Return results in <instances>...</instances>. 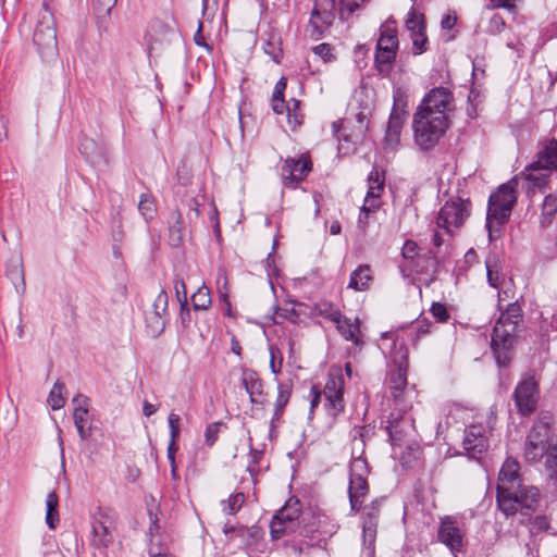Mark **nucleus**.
Listing matches in <instances>:
<instances>
[{
  "label": "nucleus",
  "mask_w": 557,
  "mask_h": 557,
  "mask_svg": "<svg viewBox=\"0 0 557 557\" xmlns=\"http://www.w3.org/2000/svg\"><path fill=\"white\" fill-rule=\"evenodd\" d=\"M544 457L548 484L557 491V438L552 435L548 423L539 420L525 437L523 459L528 463H537Z\"/></svg>",
  "instance_id": "f257e3e1"
},
{
  "label": "nucleus",
  "mask_w": 557,
  "mask_h": 557,
  "mask_svg": "<svg viewBox=\"0 0 557 557\" xmlns=\"http://www.w3.org/2000/svg\"><path fill=\"white\" fill-rule=\"evenodd\" d=\"M520 320L521 308L510 304L494 326L491 347L498 366H507L512 358L515 334Z\"/></svg>",
  "instance_id": "f03ea898"
},
{
  "label": "nucleus",
  "mask_w": 557,
  "mask_h": 557,
  "mask_svg": "<svg viewBox=\"0 0 557 557\" xmlns=\"http://www.w3.org/2000/svg\"><path fill=\"white\" fill-rule=\"evenodd\" d=\"M517 187L518 176H513L491 194L486 215V228L490 237L493 236V232H499L500 227L509 220L517 202Z\"/></svg>",
  "instance_id": "7ed1b4c3"
},
{
  "label": "nucleus",
  "mask_w": 557,
  "mask_h": 557,
  "mask_svg": "<svg viewBox=\"0 0 557 557\" xmlns=\"http://www.w3.org/2000/svg\"><path fill=\"white\" fill-rule=\"evenodd\" d=\"M450 127V120L444 116H432L416 111L412 120L414 144L422 151L432 150L438 145Z\"/></svg>",
  "instance_id": "20e7f679"
},
{
  "label": "nucleus",
  "mask_w": 557,
  "mask_h": 557,
  "mask_svg": "<svg viewBox=\"0 0 557 557\" xmlns=\"http://www.w3.org/2000/svg\"><path fill=\"white\" fill-rule=\"evenodd\" d=\"M345 377L343 369L339 366H333L327 375L325 386L320 392L315 386L311 388L313 409L323 399L324 408L329 416L337 417L345 409L344 400Z\"/></svg>",
  "instance_id": "39448f33"
},
{
  "label": "nucleus",
  "mask_w": 557,
  "mask_h": 557,
  "mask_svg": "<svg viewBox=\"0 0 557 557\" xmlns=\"http://www.w3.org/2000/svg\"><path fill=\"white\" fill-rule=\"evenodd\" d=\"M399 48L398 30L394 20H387L380 27L374 63L377 71L388 74L396 61Z\"/></svg>",
  "instance_id": "423d86ee"
},
{
  "label": "nucleus",
  "mask_w": 557,
  "mask_h": 557,
  "mask_svg": "<svg viewBox=\"0 0 557 557\" xmlns=\"http://www.w3.org/2000/svg\"><path fill=\"white\" fill-rule=\"evenodd\" d=\"M369 474L368 461L361 456L352 458L349 466L348 497L350 511L355 515L362 509L363 502L369 495Z\"/></svg>",
  "instance_id": "0eeeda50"
},
{
  "label": "nucleus",
  "mask_w": 557,
  "mask_h": 557,
  "mask_svg": "<svg viewBox=\"0 0 557 557\" xmlns=\"http://www.w3.org/2000/svg\"><path fill=\"white\" fill-rule=\"evenodd\" d=\"M508 498H510L511 504H509L507 508H505L502 503L496 502L498 509L506 517L516 513L527 517L539 508L541 493L535 486L521 484L519 487L510 488Z\"/></svg>",
  "instance_id": "6e6552de"
},
{
  "label": "nucleus",
  "mask_w": 557,
  "mask_h": 557,
  "mask_svg": "<svg viewBox=\"0 0 557 557\" xmlns=\"http://www.w3.org/2000/svg\"><path fill=\"white\" fill-rule=\"evenodd\" d=\"M403 359L396 369L389 371L387 382L399 411L407 412L412 408L417 391L407 386V361L405 356Z\"/></svg>",
  "instance_id": "1a4fd4ad"
},
{
  "label": "nucleus",
  "mask_w": 557,
  "mask_h": 557,
  "mask_svg": "<svg viewBox=\"0 0 557 557\" xmlns=\"http://www.w3.org/2000/svg\"><path fill=\"white\" fill-rule=\"evenodd\" d=\"M471 214V201L461 197L450 198L441 208L436 225L447 233H451L454 228H459Z\"/></svg>",
  "instance_id": "9d476101"
},
{
  "label": "nucleus",
  "mask_w": 557,
  "mask_h": 557,
  "mask_svg": "<svg viewBox=\"0 0 557 557\" xmlns=\"http://www.w3.org/2000/svg\"><path fill=\"white\" fill-rule=\"evenodd\" d=\"M417 111L432 115L444 116L451 121L455 111V99L453 92L444 87L433 88L418 106Z\"/></svg>",
  "instance_id": "9b49d317"
},
{
  "label": "nucleus",
  "mask_w": 557,
  "mask_h": 557,
  "mask_svg": "<svg viewBox=\"0 0 557 557\" xmlns=\"http://www.w3.org/2000/svg\"><path fill=\"white\" fill-rule=\"evenodd\" d=\"M394 106L387 122L385 133V145L396 148L400 143V135L408 116L407 100L405 94L397 89L394 92Z\"/></svg>",
  "instance_id": "f8f14e48"
},
{
  "label": "nucleus",
  "mask_w": 557,
  "mask_h": 557,
  "mask_svg": "<svg viewBox=\"0 0 557 557\" xmlns=\"http://www.w3.org/2000/svg\"><path fill=\"white\" fill-rule=\"evenodd\" d=\"M312 170V161L308 153H301L298 158H286L281 168L283 186L296 189Z\"/></svg>",
  "instance_id": "ddd939ff"
},
{
  "label": "nucleus",
  "mask_w": 557,
  "mask_h": 557,
  "mask_svg": "<svg viewBox=\"0 0 557 557\" xmlns=\"http://www.w3.org/2000/svg\"><path fill=\"white\" fill-rule=\"evenodd\" d=\"M519 470V462L510 457L505 460L499 470L496 488V502L502 503L505 508H507L508 505L511 504L510 498H508L510 488H516L523 484L521 481Z\"/></svg>",
  "instance_id": "4468645a"
},
{
  "label": "nucleus",
  "mask_w": 557,
  "mask_h": 557,
  "mask_svg": "<svg viewBox=\"0 0 557 557\" xmlns=\"http://www.w3.org/2000/svg\"><path fill=\"white\" fill-rule=\"evenodd\" d=\"M516 407L522 416H530L536 410L539 401V385L533 376H524L516 386L513 393Z\"/></svg>",
  "instance_id": "2eb2a0df"
},
{
  "label": "nucleus",
  "mask_w": 557,
  "mask_h": 557,
  "mask_svg": "<svg viewBox=\"0 0 557 557\" xmlns=\"http://www.w3.org/2000/svg\"><path fill=\"white\" fill-rule=\"evenodd\" d=\"M335 0H315L310 16L311 36H322L335 18Z\"/></svg>",
  "instance_id": "dca6fc26"
},
{
  "label": "nucleus",
  "mask_w": 557,
  "mask_h": 557,
  "mask_svg": "<svg viewBox=\"0 0 557 557\" xmlns=\"http://www.w3.org/2000/svg\"><path fill=\"white\" fill-rule=\"evenodd\" d=\"M383 498H376L363 508L362 518V540L363 545L369 549V554H373L374 543L376 540V529L381 512Z\"/></svg>",
  "instance_id": "f3484780"
},
{
  "label": "nucleus",
  "mask_w": 557,
  "mask_h": 557,
  "mask_svg": "<svg viewBox=\"0 0 557 557\" xmlns=\"http://www.w3.org/2000/svg\"><path fill=\"white\" fill-rule=\"evenodd\" d=\"M490 431L482 424H471L465 430L462 442L467 454L472 458H478L488 448Z\"/></svg>",
  "instance_id": "a211bd4d"
},
{
  "label": "nucleus",
  "mask_w": 557,
  "mask_h": 557,
  "mask_svg": "<svg viewBox=\"0 0 557 557\" xmlns=\"http://www.w3.org/2000/svg\"><path fill=\"white\" fill-rule=\"evenodd\" d=\"M113 542V522L111 518L99 512L91 522L90 544L95 548L106 549Z\"/></svg>",
  "instance_id": "6ab92c4d"
},
{
  "label": "nucleus",
  "mask_w": 557,
  "mask_h": 557,
  "mask_svg": "<svg viewBox=\"0 0 557 557\" xmlns=\"http://www.w3.org/2000/svg\"><path fill=\"white\" fill-rule=\"evenodd\" d=\"M465 532L459 523L453 517H445L441 521L438 530V540L446 545L453 553L460 552L463 546Z\"/></svg>",
  "instance_id": "aec40b11"
},
{
  "label": "nucleus",
  "mask_w": 557,
  "mask_h": 557,
  "mask_svg": "<svg viewBox=\"0 0 557 557\" xmlns=\"http://www.w3.org/2000/svg\"><path fill=\"white\" fill-rule=\"evenodd\" d=\"M552 170L536 156V160L530 163L517 176L528 182V188L542 189L549 183Z\"/></svg>",
  "instance_id": "412c9836"
},
{
  "label": "nucleus",
  "mask_w": 557,
  "mask_h": 557,
  "mask_svg": "<svg viewBox=\"0 0 557 557\" xmlns=\"http://www.w3.org/2000/svg\"><path fill=\"white\" fill-rule=\"evenodd\" d=\"M73 420L82 440L90 436L89 399L84 395H77L72 399Z\"/></svg>",
  "instance_id": "4be33fe9"
},
{
  "label": "nucleus",
  "mask_w": 557,
  "mask_h": 557,
  "mask_svg": "<svg viewBox=\"0 0 557 557\" xmlns=\"http://www.w3.org/2000/svg\"><path fill=\"white\" fill-rule=\"evenodd\" d=\"M240 381L249 395L250 403L253 405H264L267 394L264 392L263 381L258 372L252 369H243Z\"/></svg>",
  "instance_id": "5701e85b"
},
{
  "label": "nucleus",
  "mask_w": 557,
  "mask_h": 557,
  "mask_svg": "<svg viewBox=\"0 0 557 557\" xmlns=\"http://www.w3.org/2000/svg\"><path fill=\"white\" fill-rule=\"evenodd\" d=\"M369 188L363 201V211H377L381 207V196L384 191V176L373 169L368 177Z\"/></svg>",
  "instance_id": "b1692460"
},
{
  "label": "nucleus",
  "mask_w": 557,
  "mask_h": 557,
  "mask_svg": "<svg viewBox=\"0 0 557 557\" xmlns=\"http://www.w3.org/2000/svg\"><path fill=\"white\" fill-rule=\"evenodd\" d=\"M338 333L346 339L354 343L356 346L362 345V334L360 330L359 319L354 321L344 314L334 322Z\"/></svg>",
  "instance_id": "393cba45"
},
{
  "label": "nucleus",
  "mask_w": 557,
  "mask_h": 557,
  "mask_svg": "<svg viewBox=\"0 0 557 557\" xmlns=\"http://www.w3.org/2000/svg\"><path fill=\"white\" fill-rule=\"evenodd\" d=\"M373 282V271L369 264H360L351 272L348 288L356 292H366Z\"/></svg>",
  "instance_id": "a878e982"
},
{
  "label": "nucleus",
  "mask_w": 557,
  "mask_h": 557,
  "mask_svg": "<svg viewBox=\"0 0 557 557\" xmlns=\"http://www.w3.org/2000/svg\"><path fill=\"white\" fill-rule=\"evenodd\" d=\"M34 42L42 51H53L57 48V33L52 26H38L34 33Z\"/></svg>",
  "instance_id": "bb28decb"
},
{
  "label": "nucleus",
  "mask_w": 557,
  "mask_h": 557,
  "mask_svg": "<svg viewBox=\"0 0 557 557\" xmlns=\"http://www.w3.org/2000/svg\"><path fill=\"white\" fill-rule=\"evenodd\" d=\"M46 507V523L49 527V529L54 530L60 521L58 511L59 497L55 492H50L47 495Z\"/></svg>",
  "instance_id": "cd10ccee"
},
{
  "label": "nucleus",
  "mask_w": 557,
  "mask_h": 557,
  "mask_svg": "<svg viewBox=\"0 0 557 557\" xmlns=\"http://www.w3.org/2000/svg\"><path fill=\"white\" fill-rule=\"evenodd\" d=\"M552 171L557 172V140L543 145L536 154Z\"/></svg>",
  "instance_id": "c85d7f7f"
},
{
  "label": "nucleus",
  "mask_w": 557,
  "mask_h": 557,
  "mask_svg": "<svg viewBox=\"0 0 557 557\" xmlns=\"http://www.w3.org/2000/svg\"><path fill=\"white\" fill-rule=\"evenodd\" d=\"M283 520L287 521L296 529V521L300 515V503L298 499L289 498L285 506L280 509L277 512Z\"/></svg>",
  "instance_id": "c756f323"
},
{
  "label": "nucleus",
  "mask_w": 557,
  "mask_h": 557,
  "mask_svg": "<svg viewBox=\"0 0 557 557\" xmlns=\"http://www.w3.org/2000/svg\"><path fill=\"white\" fill-rule=\"evenodd\" d=\"M246 502V496L242 492L231 494L227 499L221 500V509L225 515L237 513Z\"/></svg>",
  "instance_id": "7c9ffc66"
},
{
  "label": "nucleus",
  "mask_w": 557,
  "mask_h": 557,
  "mask_svg": "<svg viewBox=\"0 0 557 557\" xmlns=\"http://www.w3.org/2000/svg\"><path fill=\"white\" fill-rule=\"evenodd\" d=\"M486 270L487 282L492 287L500 288L503 285H505V276L502 273L495 258H490L486 260Z\"/></svg>",
  "instance_id": "2f4dec72"
},
{
  "label": "nucleus",
  "mask_w": 557,
  "mask_h": 557,
  "mask_svg": "<svg viewBox=\"0 0 557 557\" xmlns=\"http://www.w3.org/2000/svg\"><path fill=\"white\" fill-rule=\"evenodd\" d=\"M405 25L410 35L426 28L424 15L413 8L408 12Z\"/></svg>",
  "instance_id": "473e14b6"
},
{
  "label": "nucleus",
  "mask_w": 557,
  "mask_h": 557,
  "mask_svg": "<svg viewBox=\"0 0 557 557\" xmlns=\"http://www.w3.org/2000/svg\"><path fill=\"white\" fill-rule=\"evenodd\" d=\"M287 82L285 77H281L276 83L272 97V108L277 114H282L285 110L284 91L286 89Z\"/></svg>",
  "instance_id": "72a5a7b5"
},
{
  "label": "nucleus",
  "mask_w": 557,
  "mask_h": 557,
  "mask_svg": "<svg viewBox=\"0 0 557 557\" xmlns=\"http://www.w3.org/2000/svg\"><path fill=\"white\" fill-rule=\"evenodd\" d=\"M287 113V121L293 128L298 127L302 124L304 114L300 111V101L292 99L288 103H285V110Z\"/></svg>",
  "instance_id": "f704fd0d"
},
{
  "label": "nucleus",
  "mask_w": 557,
  "mask_h": 557,
  "mask_svg": "<svg viewBox=\"0 0 557 557\" xmlns=\"http://www.w3.org/2000/svg\"><path fill=\"white\" fill-rule=\"evenodd\" d=\"M292 394V388L288 384L278 383L277 385V397L275 401L274 418L278 419L285 406L288 404Z\"/></svg>",
  "instance_id": "c9c22d12"
},
{
  "label": "nucleus",
  "mask_w": 557,
  "mask_h": 557,
  "mask_svg": "<svg viewBox=\"0 0 557 557\" xmlns=\"http://www.w3.org/2000/svg\"><path fill=\"white\" fill-rule=\"evenodd\" d=\"M556 213H557V197L554 195H548L545 197L543 205H542L541 224L543 226L549 225Z\"/></svg>",
  "instance_id": "e433bc0d"
},
{
  "label": "nucleus",
  "mask_w": 557,
  "mask_h": 557,
  "mask_svg": "<svg viewBox=\"0 0 557 557\" xmlns=\"http://www.w3.org/2000/svg\"><path fill=\"white\" fill-rule=\"evenodd\" d=\"M138 210L146 221H150L157 213V205L151 194H143L138 203Z\"/></svg>",
  "instance_id": "4c0bfd02"
},
{
  "label": "nucleus",
  "mask_w": 557,
  "mask_h": 557,
  "mask_svg": "<svg viewBox=\"0 0 557 557\" xmlns=\"http://www.w3.org/2000/svg\"><path fill=\"white\" fill-rule=\"evenodd\" d=\"M262 536V531L259 527H238V532L235 535V540L239 539L240 543L244 545H252Z\"/></svg>",
  "instance_id": "58836bf2"
},
{
  "label": "nucleus",
  "mask_w": 557,
  "mask_h": 557,
  "mask_svg": "<svg viewBox=\"0 0 557 557\" xmlns=\"http://www.w3.org/2000/svg\"><path fill=\"white\" fill-rule=\"evenodd\" d=\"M191 302L195 310H208L212 302L209 288L206 285L200 286L193 294Z\"/></svg>",
  "instance_id": "ea45409f"
},
{
  "label": "nucleus",
  "mask_w": 557,
  "mask_h": 557,
  "mask_svg": "<svg viewBox=\"0 0 557 557\" xmlns=\"http://www.w3.org/2000/svg\"><path fill=\"white\" fill-rule=\"evenodd\" d=\"M64 391V384L59 381L52 386L47 400L52 410L61 409L65 405Z\"/></svg>",
  "instance_id": "a19ab883"
},
{
  "label": "nucleus",
  "mask_w": 557,
  "mask_h": 557,
  "mask_svg": "<svg viewBox=\"0 0 557 557\" xmlns=\"http://www.w3.org/2000/svg\"><path fill=\"white\" fill-rule=\"evenodd\" d=\"M295 528L287 521L283 520L280 515H275L270 524L271 536L274 540L281 539L284 534L294 532Z\"/></svg>",
  "instance_id": "79ce46f5"
},
{
  "label": "nucleus",
  "mask_w": 557,
  "mask_h": 557,
  "mask_svg": "<svg viewBox=\"0 0 557 557\" xmlns=\"http://www.w3.org/2000/svg\"><path fill=\"white\" fill-rule=\"evenodd\" d=\"M318 314L334 323L343 314L341 310L331 302H321L315 307Z\"/></svg>",
  "instance_id": "37998d69"
},
{
  "label": "nucleus",
  "mask_w": 557,
  "mask_h": 557,
  "mask_svg": "<svg viewBox=\"0 0 557 557\" xmlns=\"http://www.w3.org/2000/svg\"><path fill=\"white\" fill-rule=\"evenodd\" d=\"M311 51L314 55L320 58L323 63H330L336 61V54L334 52V47L331 44L323 42L312 47Z\"/></svg>",
  "instance_id": "c03bdc74"
},
{
  "label": "nucleus",
  "mask_w": 557,
  "mask_h": 557,
  "mask_svg": "<svg viewBox=\"0 0 557 557\" xmlns=\"http://www.w3.org/2000/svg\"><path fill=\"white\" fill-rule=\"evenodd\" d=\"M412 41V53L420 55L429 50V39L425 30L410 35Z\"/></svg>",
  "instance_id": "a18cd8bd"
},
{
  "label": "nucleus",
  "mask_w": 557,
  "mask_h": 557,
  "mask_svg": "<svg viewBox=\"0 0 557 557\" xmlns=\"http://www.w3.org/2000/svg\"><path fill=\"white\" fill-rule=\"evenodd\" d=\"M173 222L170 226L171 237L175 242H180L182 238V232L184 230L183 218L180 211L172 213Z\"/></svg>",
  "instance_id": "49530a36"
},
{
  "label": "nucleus",
  "mask_w": 557,
  "mask_h": 557,
  "mask_svg": "<svg viewBox=\"0 0 557 557\" xmlns=\"http://www.w3.org/2000/svg\"><path fill=\"white\" fill-rule=\"evenodd\" d=\"M270 351V369L272 373L277 374L282 370L283 366V356L281 350L276 347L271 345L269 348Z\"/></svg>",
  "instance_id": "de8ad7c7"
},
{
  "label": "nucleus",
  "mask_w": 557,
  "mask_h": 557,
  "mask_svg": "<svg viewBox=\"0 0 557 557\" xmlns=\"http://www.w3.org/2000/svg\"><path fill=\"white\" fill-rule=\"evenodd\" d=\"M433 318L440 323H446L450 319L447 307L442 302H433L430 309Z\"/></svg>",
  "instance_id": "09e8293b"
},
{
  "label": "nucleus",
  "mask_w": 557,
  "mask_h": 557,
  "mask_svg": "<svg viewBox=\"0 0 557 557\" xmlns=\"http://www.w3.org/2000/svg\"><path fill=\"white\" fill-rule=\"evenodd\" d=\"M549 529V520L546 516H536L530 520V531L532 533L545 532Z\"/></svg>",
  "instance_id": "8fccbe9b"
},
{
  "label": "nucleus",
  "mask_w": 557,
  "mask_h": 557,
  "mask_svg": "<svg viewBox=\"0 0 557 557\" xmlns=\"http://www.w3.org/2000/svg\"><path fill=\"white\" fill-rule=\"evenodd\" d=\"M174 290L176 294V298L178 302L181 304L182 308H184L187 305V289L186 284L183 278L175 277L174 280Z\"/></svg>",
  "instance_id": "3c124183"
},
{
  "label": "nucleus",
  "mask_w": 557,
  "mask_h": 557,
  "mask_svg": "<svg viewBox=\"0 0 557 557\" xmlns=\"http://www.w3.org/2000/svg\"><path fill=\"white\" fill-rule=\"evenodd\" d=\"M169 297L164 289H161L153 302L154 312L158 317H162L168 309Z\"/></svg>",
  "instance_id": "603ef678"
},
{
  "label": "nucleus",
  "mask_w": 557,
  "mask_h": 557,
  "mask_svg": "<svg viewBox=\"0 0 557 557\" xmlns=\"http://www.w3.org/2000/svg\"><path fill=\"white\" fill-rule=\"evenodd\" d=\"M263 457V451L262 450H259V449H256V448H250V458H251V461L249 462L248 465V471L250 472L251 475H256L258 472H259V462L261 460V458Z\"/></svg>",
  "instance_id": "864d4df0"
},
{
  "label": "nucleus",
  "mask_w": 557,
  "mask_h": 557,
  "mask_svg": "<svg viewBox=\"0 0 557 557\" xmlns=\"http://www.w3.org/2000/svg\"><path fill=\"white\" fill-rule=\"evenodd\" d=\"M505 27L506 23L499 14H494L488 21L487 29L491 34H499L505 29Z\"/></svg>",
  "instance_id": "5fc2aeb1"
},
{
  "label": "nucleus",
  "mask_w": 557,
  "mask_h": 557,
  "mask_svg": "<svg viewBox=\"0 0 557 557\" xmlns=\"http://www.w3.org/2000/svg\"><path fill=\"white\" fill-rule=\"evenodd\" d=\"M168 422L170 428V436L173 437V440H178L181 432V417L177 413L171 412L168 417Z\"/></svg>",
  "instance_id": "6e6d98bb"
},
{
  "label": "nucleus",
  "mask_w": 557,
  "mask_h": 557,
  "mask_svg": "<svg viewBox=\"0 0 557 557\" xmlns=\"http://www.w3.org/2000/svg\"><path fill=\"white\" fill-rule=\"evenodd\" d=\"M221 425H222L221 423L215 422V423H211L207 426L206 432H205V437H206V443L209 446H212L215 443Z\"/></svg>",
  "instance_id": "4d7b16f0"
},
{
  "label": "nucleus",
  "mask_w": 557,
  "mask_h": 557,
  "mask_svg": "<svg viewBox=\"0 0 557 557\" xmlns=\"http://www.w3.org/2000/svg\"><path fill=\"white\" fill-rule=\"evenodd\" d=\"M418 245L413 240H406L403 248L401 255L406 260H412L418 255Z\"/></svg>",
  "instance_id": "13d9d810"
},
{
  "label": "nucleus",
  "mask_w": 557,
  "mask_h": 557,
  "mask_svg": "<svg viewBox=\"0 0 557 557\" xmlns=\"http://www.w3.org/2000/svg\"><path fill=\"white\" fill-rule=\"evenodd\" d=\"M216 285H218V289H219L221 296L223 297V299H226L227 298V292H226L227 275H226V271L224 269H219V271H218Z\"/></svg>",
  "instance_id": "bf43d9fd"
},
{
  "label": "nucleus",
  "mask_w": 557,
  "mask_h": 557,
  "mask_svg": "<svg viewBox=\"0 0 557 557\" xmlns=\"http://www.w3.org/2000/svg\"><path fill=\"white\" fill-rule=\"evenodd\" d=\"M277 317H282L284 319H287L292 321L293 323H296L298 320V313L296 312L295 308L293 306H284L277 309L276 311Z\"/></svg>",
  "instance_id": "052dcab7"
},
{
  "label": "nucleus",
  "mask_w": 557,
  "mask_h": 557,
  "mask_svg": "<svg viewBox=\"0 0 557 557\" xmlns=\"http://www.w3.org/2000/svg\"><path fill=\"white\" fill-rule=\"evenodd\" d=\"M363 2L364 0H341V10L342 12L354 13L356 10L360 9Z\"/></svg>",
  "instance_id": "680f3d73"
},
{
  "label": "nucleus",
  "mask_w": 557,
  "mask_h": 557,
  "mask_svg": "<svg viewBox=\"0 0 557 557\" xmlns=\"http://www.w3.org/2000/svg\"><path fill=\"white\" fill-rule=\"evenodd\" d=\"M218 0H202L203 16L213 17L218 10Z\"/></svg>",
  "instance_id": "e2e57ef3"
},
{
  "label": "nucleus",
  "mask_w": 557,
  "mask_h": 557,
  "mask_svg": "<svg viewBox=\"0 0 557 557\" xmlns=\"http://www.w3.org/2000/svg\"><path fill=\"white\" fill-rule=\"evenodd\" d=\"M432 323L428 319L418 320L416 326L417 337L428 335L431 332Z\"/></svg>",
  "instance_id": "0e129e2a"
},
{
  "label": "nucleus",
  "mask_w": 557,
  "mask_h": 557,
  "mask_svg": "<svg viewBox=\"0 0 557 557\" xmlns=\"http://www.w3.org/2000/svg\"><path fill=\"white\" fill-rule=\"evenodd\" d=\"M376 211H363V206L361 207L360 209V214H359V218H358V226L359 228H361L363 232H366L367 227H368V224H369V215L371 213H375Z\"/></svg>",
  "instance_id": "69168bd1"
},
{
  "label": "nucleus",
  "mask_w": 557,
  "mask_h": 557,
  "mask_svg": "<svg viewBox=\"0 0 557 557\" xmlns=\"http://www.w3.org/2000/svg\"><path fill=\"white\" fill-rule=\"evenodd\" d=\"M457 22V17L453 13H447L442 17L441 26L444 29L450 30Z\"/></svg>",
  "instance_id": "338daca9"
},
{
  "label": "nucleus",
  "mask_w": 557,
  "mask_h": 557,
  "mask_svg": "<svg viewBox=\"0 0 557 557\" xmlns=\"http://www.w3.org/2000/svg\"><path fill=\"white\" fill-rule=\"evenodd\" d=\"M498 289V305L500 306L502 301L513 298V290L508 286L504 287V285Z\"/></svg>",
  "instance_id": "774afa93"
}]
</instances>
